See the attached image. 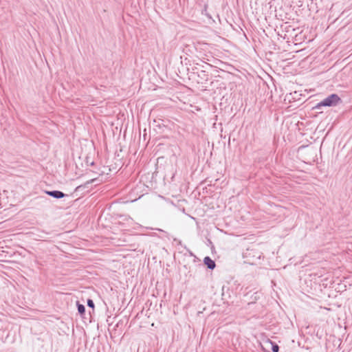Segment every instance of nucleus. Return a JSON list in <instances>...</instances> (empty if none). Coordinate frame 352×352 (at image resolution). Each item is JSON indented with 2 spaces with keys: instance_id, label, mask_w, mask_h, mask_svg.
Masks as SVG:
<instances>
[{
  "instance_id": "nucleus-1",
  "label": "nucleus",
  "mask_w": 352,
  "mask_h": 352,
  "mask_svg": "<svg viewBox=\"0 0 352 352\" xmlns=\"http://www.w3.org/2000/svg\"><path fill=\"white\" fill-rule=\"evenodd\" d=\"M341 101L340 98L336 94H332L318 102L313 109H320L322 107H334Z\"/></svg>"
},
{
  "instance_id": "nucleus-2",
  "label": "nucleus",
  "mask_w": 352,
  "mask_h": 352,
  "mask_svg": "<svg viewBox=\"0 0 352 352\" xmlns=\"http://www.w3.org/2000/svg\"><path fill=\"white\" fill-rule=\"evenodd\" d=\"M45 194L56 199H62L67 196L63 192L54 190H45Z\"/></svg>"
},
{
  "instance_id": "nucleus-3",
  "label": "nucleus",
  "mask_w": 352,
  "mask_h": 352,
  "mask_svg": "<svg viewBox=\"0 0 352 352\" xmlns=\"http://www.w3.org/2000/svg\"><path fill=\"white\" fill-rule=\"evenodd\" d=\"M36 232H32V234L35 236V239L41 240V241H46L47 235L50 234L51 232H46L43 230H36Z\"/></svg>"
},
{
  "instance_id": "nucleus-4",
  "label": "nucleus",
  "mask_w": 352,
  "mask_h": 352,
  "mask_svg": "<svg viewBox=\"0 0 352 352\" xmlns=\"http://www.w3.org/2000/svg\"><path fill=\"white\" fill-rule=\"evenodd\" d=\"M204 263L209 270H214L216 267L214 261H213L210 256H207L204 258Z\"/></svg>"
},
{
  "instance_id": "nucleus-5",
  "label": "nucleus",
  "mask_w": 352,
  "mask_h": 352,
  "mask_svg": "<svg viewBox=\"0 0 352 352\" xmlns=\"http://www.w3.org/2000/svg\"><path fill=\"white\" fill-rule=\"evenodd\" d=\"M220 82L218 80H213L210 82V89L213 91L214 94H217V91H219Z\"/></svg>"
},
{
  "instance_id": "nucleus-6",
  "label": "nucleus",
  "mask_w": 352,
  "mask_h": 352,
  "mask_svg": "<svg viewBox=\"0 0 352 352\" xmlns=\"http://www.w3.org/2000/svg\"><path fill=\"white\" fill-rule=\"evenodd\" d=\"M95 180H96V179H90V180L87 181V182H85L84 184L78 186L75 188V192H79L80 191V188H85V189L89 188V185L91 184Z\"/></svg>"
},
{
  "instance_id": "nucleus-7",
  "label": "nucleus",
  "mask_w": 352,
  "mask_h": 352,
  "mask_svg": "<svg viewBox=\"0 0 352 352\" xmlns=\"http://www.w3.org/2000/svg\"><path fill=\"white\" fill-rule=\"evenodd\" d=\"M76 307L78 309V314L83 316L85 314V307L84 305L79 302V301L76 302Z\"/></svg>"
},
{
  "instance_id": "nucleus-8",
  "label": "nucleus",
  "mask_w": 352,
  "mask_h": 352,
  "mask_svg": "<svg viewBox=\"0 0 352 352\" xmlns=\"http://www.w3.org/2000/svg\"><path fill=\"white\" fill-rule=\"evenodd\" d=\"M87 305L89 307L94 309V302L91 299H88L87 301Z\"/></svg>"
},
{
  "instance_id": "nucleus-9",
  "label": "nucleus",
  "mask_w": 352,
  "mask_h": 352,
  "mask_svg": "<svg viewBox=\"0 0 352 352\" xmlns=\"http://www.w3.org/2000/svg\"><path fill=\"white\" fill-rule=\"evenodd\" d=\"M272 350L273 352H278L279 346L276 344H272Z\"/></svg>"
},
{
  "instance_id": "nucleus-10",
  "label": "nucleus",
  "mask_w": 352,
  "mask_h": 352,
  "mask_svg": "<svg viewBox=\"0 0 352 352\" xmlns=\"http://www.w3.org/2000/svg\"><path fill=\"white\" fill-rule=\"evenodd\" d=\"M217 17H218L219 20L220 21V16L219 14H217Z\"/></svg>"
},
{
  "instance_id": "nucleus-11",
  "label": "nucleus",
  "mask_w": 352,
  "mask_h": 352,
  "mask_svg": "<svg viewBox=\"0 0 352 352\" xmlns=\"http://www.w3.org/2000/svg\"><path fill=\"white\" fill-rule=\"evenodd\" d=\"M85 189V188H80V192H81V191L84 190Z\"/></svg>"
},
{
  "instance_id": "nucleus-12",
  "label": "nucleus",
  "mask_w": 352,
  "mask_h": 352,
  "mask_svg": "<svg viewBox=\"0 0 352 352\" xmlns=\"http://www.w3.org/2000/svg\"><path fill=\"white\" fill-rule=\"evenodd\" d=\"M249 252V250H247V252H245V254H248Z\"/></svg>"
},
{
  "instance_id": "nucleus-13",
  "label": "nucleus",
  "mask_w": 352,
  "mask_h": 352,
  "mask_svg": "<svg viewBox=\"0 0 352 352\" xmlns=\"http://www.w3.org/2000/svg\"><path fill=\"white\" fill-rule=\"evenodd\" d=\"M249 252V250H247V252H245V254H248Z\"/></svg>"
},
{
  "instance_id": "nucleus-14",
  "label": "nucleus",
  "mask_w": 352,
  "mask_h": 352,
  "mask_svg": "<svg viewBox=\"0 0 352 352\" xmlns=\"http://www.w3.org/2000/svg\"><path fill=\"white\" fill-rule=\"evenodd\" d=\"M249 252V250H247V252H245V254H248Z\"/></svg>"
}]
</instances>
